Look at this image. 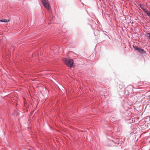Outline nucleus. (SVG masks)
Masks as SVG:
<instances>
[{
  "mask_svg": "<svg viewBox=\"0 0 150 150\" xmlns=\"http://www.w3.org/2000/svg\"><path fill=\"white\" fill-rule=\"evenodd\" d=\"M139 6L143 10V11L145 13L146 11L147 10L145 9L144 8V6L142 4H139Z\"/></svg>",
  "mask_w": 150,
  "mask_h": 150,
  "instance_id": "nucleus-3",
  "label": "nucleus"
},
{
  "mask_svg": "<svg viewBox=\"0 0 150 150\" xmlns=\"http://www.w3.org/2000/svg\"><path fill=\"white\" fill-rule=\"evenodd\" d=\"M0 21L2 22H7L9 21V20H7L6 19H1L0 20Z\"/></svg>",
  "mask_w": 150,
  "mask_h": 150,
  "instance_id": "nucleus-6",
  "label": "nucleus"
},
{
  "mask_svg": "<svg viewBox=\"0 0 150 150\" xmlns=\"http://www.w3.org/2000/svg\"><path fill=\"white\" fill-rule=\"evenodd\" d=\"M42 5L47 10L50 9V3L48 0H41Z\"/></svg>",
  "mask_w": 150,
  "mask_h": 150,
  "instance_id": "nucleus-2",
  "label": "nucleus"
},
{
  "mask_svg": "<svg viewBox=\"0 0 150 150\" xmlns=\"http://www.w3.org/2000/svg\"><path fill=\"white\" fill-rule=\"evenodd\" d=\"M145 35L146 37L149 38V39H150V33H146L145 34Z\"/></svg>",
  "mask_w": 150,
  "mask_h": 150,
  "instance_id": "nucleus-5",
  "label": "nucleus"
},
{
  "mask_svg": "<svg viewBox=\"0 0 150 150\" xmlns=\"http://www.w3.org/2000/svg\"><path fill=\"white\" fill-rule=\"evenodd\" d=\"M145 13L148 16L150 17V11H149L148 10H147L146 11Z\"/></svg>",
  "mask_w": 150,
  "mask_h": 150,
  "instance_id": "nucleus-7",
  "label": "nucleus"
},
{
  "mask_svg": "<svg viewBox=\"0 0 150 150\" xmlns=\"http://www.w3.org/2000/svg\"><path fill=\"white\" fill-rule=\"evenodd\" d=\"M137 51L139 52L142 54L145 52L144 50L142 49L139 48Z\"/></svg>",
  "mask_w": 150,
  "mask_h": 150,
  "instance_id": "nucleus-4",
  "label": "nucleus"
},
{
  "mask_svg": "<svg viewBox=\"0 0 150 150\" xmlns=\"http://www.w3.org/2000/svg\"><path fill=\"white\" fill-rule=\"evenodd\" d=\"M64 63L67 66L71 67H73L74 61L72 59H64L63 60Z\"/></svg>",
  "mask_w": 150,
  "mask_h": 150,
  "instance_id": "nucleus-1",
  "label": "nucleus"
},
{
  "mask_svg": "<svg viewBox=\"0 0 150 150\" xmlns=\"http://www.w3.org/2000/svg\"><path fill=\"white\" fill-rule=\"evenodd\" d=\"M133 47L135 50H138L139 48L137 47L134 45H133Z\"/></svg>",
  "mask_w": 150,
  "mask_h": 150,
  "instance_id": "nucleus-8",
  "label": "nucleus"
},
{
  "mask_svg": "<svg viewBox=\"0 0 150 150\" xmlns=\"http://www.w3.org/2000/svg\"><path fill=\"white\" fill-rule=\"evenodd\" d=\"M120 85H119V88H120L121 89L123 87V86L122 85V86H120Z\"/></svg>",
  "mask_w": 150,
  "mask_h": 150,
  "instance_id": "nucleus-9",
  "label": "nucleus"
}]
</instances>
